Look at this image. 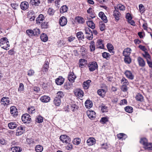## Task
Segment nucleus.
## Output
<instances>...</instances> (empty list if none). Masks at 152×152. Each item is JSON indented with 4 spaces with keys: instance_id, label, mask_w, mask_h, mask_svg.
I'll use <instances>...</instances> for the list:
<instances>
[{
    "instance_id": "obj_37",
    "label": "nucleus",
    "mask_w": 152,
    "mask_h": 152,
    "mask_svg": "<svg viewBox=\"0 0 152 152\" xmlns=\"http://www.w3.org/2000/svg\"><path fill=\"white\" fill-rule=\"evenodd\" d=\"M140 142L145 146L148 143L147 139L145 138H141L140 141Z\"/></svg>"
},
{
    "instance_id": "obj_2",
    "label": "nucleus",
    "mask_w": 152,
    "mask_h": 152,
    "mask_svg": "<svg viewBox=\"0 0 152 152\" xmlns=\"http://www.w3.org/2000/svg\"><path fill=\"white\" fill-rule=\"evenodd\" d=\"M88 67L90 71L92 72L97 69L98 65L96 62L93 61L90 63L88 65Z\"/></svg>"
},
{
    "instance_id": "obj_55",
    "label": "nucleus",
    "mask_w": 152,
    "mask_h": 152,
    "mask_svg": "<svg viewBox=\"0 0 152 152\" xmlns=\"http://www.w3.org/2000/svg\"><path fill=\"white\" fill-rule=\"evenodd\" d=\"M139 10L141 13H142L145 11V7L142 4H140L139 5Z\"/></svg>"
},
{
    "instance_id": "obj_14",
    "label": "nucleus",
    "mask_w": 152,
    "mask_h": 152,
    "mask_svg": "<svg viewBox=\"0 0 152 152\" xmlns=\"http://www.w3.org/2000/svg\"><path fill=\"white\" fill-rule=\"evenodd\" d=\"M64 80V79L62 77L59 76L56 79L55 81L57 85H61L63 83Z\"/></svg>"
},
{
    "instance_id": "obj_12",
    "label": "nucleus",
    "mask_w": 152,
    "mask_h": 152,
    "mask_svg": "<svg viewBox=\"0 0 152 152\" xmlns=\"http://www.w3.org/2000/svg\"><path fill=\"white\" fill-rule=\"evenodd\" d=\"M20 6L21 9L23 10H25L28 7L29 4L27 2H23L21 3Z\"/></svg>"
},
{
    "instance_id": "obj_31",
    "label": "nucleus",
    "mask_w": 152,
    "mask_h": 152,
    "mask_svg": "<svg viewBox=\"0 0 152 152\" xmlns=\"http://www.w3.org/2000/svg\"><path fill=\"white\" fill-rule=\"evenodd\" d=\"M77 36L79 40H82L84 38L83 34L81 31L78 32L77 34Z\"/></svg>"
},
{
    "instance_id": "obj_42",
    "label": "nucleus",
    "mask_w": 152,
    "mask_h": 152,
    "mask_svg": "<svg viewBox=\"0 0 152 152\" xmlns=\"http://www.w3.org/2000/svg\"><path fill=\"white\" fill-rule=\"evenodd\" d=\"M99 28L100 30L101 31H104L105 28V24L102 21L99 22Z\"/></svg>"
},
{
    "instance_id": "obj_3",
    "label": "nucleus",
    "mask_w": 152,
    "mask_h": 152,
    "mask_svg": "<svg viewBox=\"0 0 152 152\" xmlns=\"http://www.w3.org/2000/svg\"><path fill=\"white\" fill-rule=\"evenodd\" d=\"M60 139L61 141L66 144L69 143L71 141L69 137L66 135H61Z\"/></svg>"
},
{
    "instance_id": "obj_33",
    "label": "nucleus",
    "mask_w": 152,
    "mask_h": 152,
    "mask_svg": "<svg viewBox=\"0 0 152 152\" xmlns=\"http://www.w3.org/2000/svg\"><path fill=\"white\" fill-rule=\"evenodd\" d=\"M9 128L10 129H14L17 127V125L15 122H12L9 123L8 124Z\"/></svg>"
},
{
    "instance_id": "obj_1",
    "label": "nucleus",
    "mask_w": 152,
    "mask_h": 152,
    "mask_svg": "<svg viewBox=\"0 0 152 152\" xmlns=\"http://www.w3.org/2000/svg\"><path fill=\"white\" fill-rule=\"evenodd\" d=\"M0 46L2 48L5 50H8L9 49V42L6 37H3L0 40Z\"/></svg>"
},
{
    "instance_id": "obj_18",
    "label": "nucleus",
    "mask_w": 152,
    "mask_h": 152,
    "mask_svg": "<svg viewBox=\"0 0 152 152\" xmlns=\"http://www.w3.org/2000/svg\"><path fill=\"white\" fill-rule=\"evenodd\" d=\"M40 99L43 102H48L50 101V98L48 96H44L41 97Z\"/></svg>"
},
{
    "instance_id": "obj_9",
    "label": "nucleus",
    "mask_w": 152,
    "mask_h": 152,
    "mask_svg": "<svg viewBox=\"0 0 152 152\" xmlns=\"http://www.w3.org/2000/svg\"><path fill=\"white\" fill-rule=\"evenodd\" d=\"M76 77L73 72L70 73L68 76V80L71 83H73Z\"/></svg>"
},
{
    "instance_id": "obj_23",
    "label": "nucleus",
    "mask_w": 152,
    "mask_h": 152,
    "mask_svg": "<svg viewBox=\"0 0 152 152\" xmlns=\"http://www.w3.org/2000/svg\"><path fill=\"white\" fill-rule=\"evenodd\" d=\"M138 61L140 66L143 67L145 65V61L142 58L140 57L138 58Z\"/></svg>"
},
{
    "instance_id": "obj_20",
    "label": "nucleus",
    "mask_w": 152,
    "mask_h": 152,
    "mask_svg": "<svg viewBox=\"0 0 152 152\" xmlns=\"http://www.w3.org/2000/svg\"><path fill=\"white\" fill-rule=\"evenodd\" d=\"M87 143L88 145H93L95 143V140L92 137L90 138L87 140Z\"/></svg>"
},
{
    "instance_id": "obj_6",
    "label": "nucleus",
    "mask_w": 152,
    "mask_h": 152,
    "mask_svg": "<svg viewBox=\"0 0 152 152\" xmlns=\"http://www.w3.org/2000/svg\"><path fill=\"white\" fill-rule=\"evenodd\" d=\"M10 113L11 115L15 117L18 115V112L16 108L14 106L10 107Z\"/></svg>"
},
{
    "instance_id": "obj_46",
    "label": "nucleus",
    "mask_w": 152,
    "mask_h": 152,
    "mask_svg": "<svg viewBox=\"0 0 152 152\" xmlns=\"http://www.w3.org/2000/svg\"><path fill=\"white\" fill-rule=\"evenodd\" d=\"M143 56L147 60V61L148 60V59H150L151 56L149 54L146 52H145L143 54Z\"/></svg>"
},
{
    "instance_id": "obj_44",
    "label": "nucleus",
    "mask_w": 152,
    "mask_h": 152,
    "mask_svg": "<svg viewBox=\"0 0 152 152\" xmlns=\"http://www.w3.org/2000/svg\"><path fill=\"white\" fill-rule=\"evenodd\" d=\"M126 135L123 133H120L117 134V137L119 139H125L126 137Z\"/></svg>"
},
{
    "instance_id": "obj_47",
    "label": "nucleus",
    "mask_w": 152,
    "mask_h": 152,
    "mask_svg": "<svg viewBox=\"0 0 152 152\" xmlns=\"http://www.w3.org/2000/svg\"><path fill=\"white\" fill-rule=\"evenodd\" d=\"M41 27L42 28H47L48 27V23L47 22L42 23L41 24Z\"/></svg>"
},
{
    "instance_id": "obj_26",
    "label": "nucleus",
    "mask_w": 152,
    "mask_h": 152,
    "mask_svg": "<svg viewBox=\"0 0 152 152\" xmlns=\"http://www.w3.org/2000/svg\"><path fill=\"white\" fill-rule=\"evenodd\" d=\"M30 4L32 5L38 6L40 3L39 0H30Z\"/></svg>"
},
{
    "instance_id": "obj_16",
    "label": "nucleus",
    "mask_w": 152,
    "mask_h": 152,
    "mask_svg": "<svg viewBox=\"0 0 152 152\" xmlns=\"http://www.w3.org/2000/svg\"><path fill=\"white\" fill-rule=\"evenodd\" d=\"M24 131L23 128L22 126L18 127L16 130V135L19 136L21 135L23 133Z\"/></svg>"
},
{
    "instance_id": "obj_28",
    "label": "nucleus",
    "mask_w": 152,
    "mask_h": 152,
    "mask_svg": "<svg viewBox=\"0 0 152 152\" xmlns=\"http://www.w3.org/2000/svg\"><path fill=\"white\" fill-rule=\"evenodd\" d=\"M86 23L88 26L92 29H94L95 28V24L92 21L88 20L86 22Z\"/></svg>"
},
{
    "instance_id": "obj_15",
    "label": "nucleus",
    "mask_w": 152,
    "mask_h": 152,
    "mask_svg": "<svg viewBox=\"0 0 152 152\" xmlns=\"http://www.w3.org/2000/svg\"><path fill=\"white\" fill-rule=\"evenodd\" d=\"M115 7V9L113 12V16L116 20H118L119 19V17L121 14L116 9Z\"/></svg>"
},
{
    "instance_id": "obj_60",
    "label": "nucleus",
    "mask_w": 152,
    "mask_h": 152,
    "mask_svg": "<svg viewBox=\"0 0 152 152\" xmlns=\"http://www.w3.org/2000/svg\"><path fill=\"white\" fill-rule=\"evenodd\" d=\"M67 145L66 146V148L68 150H70L72 149V144H70V142L69 143H67Z\"/></svg>"
},
{
    "instance_id": "obj_57",
    "label": "nucleus",
    "mask_w": 152,
    "mask_h": 152,
    "mask_svg": "<svg viewBox=\"0 0 152 152\" xmlns=\"http://www.w3.org/2000/svg\"><path fill=\"white\" fill-rule=\"evenodd\" d=\"M54 13V10L52 8H50L48 10V13L50 15H53Z\"/></svg>"
},
{
    "instance_id": "obj_32",
    "label": "nucleus",
    "mask_w": 152,
    "mask_h": 152,
    "mask_svg": "<svg viewBox=\"0 0 152 152\" xmlns=\"http://www.w3.org/2000/svg\"><path fill=\"white\" fill-rule=\"evenodd\" d=\"M90 48L91 51H94L95 49V42L94 41H91L90 43Z\"/></svg>"
},
{
    "instance_id": "obj_50",
    "label": "nucleus",
    "mask_w": 152,
    "mask_h": 152,
    "mask_svg": "<svg viewBox=\"0 0 152 152\" xmlns=\"http://www.w3.org/2000/svg\"><path fill=\"white\" fill-rule=\"evenodd\" d=\"M34 36L38 35L40 33L39 29L36 28L33 30Z\"/></svg>"
},
{
    "instance_id": "obj_64",
    "label": "nucleus",
    "mask_w": 152,
    "mask_h": 152,
    "mask_svg": "<svg viewBox=\"0 0 152 152\" xmlns=\"http://www.w3.org/2000/svg\"><path fill=\"white\" fill-rule=\"evenodd\" d=\"M18 4L16 3H12L11 4V6L14 9H16L18 7Z\"/></svg>"
},
{
    "instance_id": "obj_8",
    "label": "nucleus",
    "mask_w": 152,
    "mask_h": 152,
    "mask_svg": "<svg viewBox=\"0 0 152 152\" xmlns=\"http://www.w3.org/2000/svg\"><path fill=\"white\" fill-rule=\"evenodd\" d=\"M67 20L66 18L64 16L61 17L59 20V23L62 26H65L67 23Z\"/></svg>"
},
{
    "instance_id": "obj_13",
    "label": "nucleus",
    "mask_w": 152,
    "mask_h": 152,
    "mask_svg": "<svg viewBox=\"0 0 152 152\" xmlns=\"http://www.w3.org/2000/svg\"><path fill=\"white\" fill-rule=\"evenodd\" d=\"M132 50L130 48H127L124 49L123 54L124 56H129L131 53Z\"/></svg>"
},
{
    "instance_id": "obj_39",
    "label": "nucleus",
    "mask_w": 152,
    "mask_h": 152,
    "mask_svg": "<svg viewBox=\"0 0 152 152\" xmlns=\"http://www.w3.org/2000/svg\"><path fill=\"white\" fill-rule=\"evenodd\" d=\"M102 56L104 58L107 60H109L110 57V55L109 53L105 52H104L102 53Z\"/></svg>"
},
{
    "instance_id": "obj_51",
    "label": "nucleus",
    "mask_w": 152,
    "mask_h": 152,
    "mask_svg": "<svg viewBox=\"0 0 152 152\" xmlns=\"http://www.w3.org/2000/svg\"><path fill=\"white\" fill-rule=\"evenodd\" d=\"M107 48L109 51L110 52H113V46L110 43H108L107 45Z\"/></svg>"
},
{
    "instance_id": "obj_17",
    "label": "nucleus",
    "mask_w": 152,
    "mask_h": 152,
    "mask_svg": "<svg viewBox=\"0 0 152 152\" xmlns=\"http://www.w3.org/2000/svg\"><path fill=\"white\" fill-rule=\"evenodd\" d=\"M103 41L101 40H98L96 44V48L103 49L104 48V45L103 44Z\"/></svg>"
},
{
    "instance_id": "obj_25",
    "label": "nucleus",
    "mask_w": 152,
    "mask_h": 152,
    "mask_svg": "<svg viewBox=\"0 0 152 152\" xmlns=\"http://www.w3.org/2000/svg\"><path fill=\"white\" fill-rule=\"evenodd\" d=\"M87 63V61L84 59H81L79 60V65L80 66L82 67Z\"/></svg>"
},
{
    "instance_id": "obj_29",
    "label": "nucleus",
    "mask_w": 152,
    "mask_h": 152,
    "mask_svg": "<svg viewBox=\"0 0 152 152\" xmlns=\"http://www.w3.org/2000/svg\"><path fill=\"white\" fill-rule=\"evenodd\" d=\"M40 38L41 40L44 42H46L48 40V37L46 34L44 33H42L40 36Z\"/></svg>"
},
{
    "instance_id": "obj_62",
    "label": "nucleus",
    "mask_w": 152,
    "mask_h": 152,
    "mask_svg": "<svg viewBox=\"0 0 152 152\" xmlns=\"http://www.w3.org/2000/svg\"><path fill=\"white\" fill-rule=\"evenodd\" d=\"M108 121L107 118L105 117H103L102 118L100 121L102 123H105L106 122Z\"/></svg>"
},
{
    "instance_id": "obj_36",
    "label": "nucleus",
    "mask_w": 152,
    "mask_h": 152,
    "mask_svg": "<svg viewBox=\"0 0 152 152\" xmlns=\"http://www.w3.org/2000/svg\"><path fill=\"white\" fill-rule=\"evenodd\" d=\"M43 150V147L40 145H37L35 147V150L37 152H41Z\"/></svg>"
},
{
    "instance_id": "obj_41",
    "label": "nucleus",
    "mask_w": 152,
    "mask_h": 152,
    "mask_svg": "<svg viewBox=\"0 0 152 152\" xmlns=\"http://www.w3.org/2000/svg\"><path fill=\"white\" fill-rule=\"evenodd\" d=\"M125 110L126 112L129 113H132L133 110L132 107L130 106H127L125 107Z\"/></svg>"
},
{
    "instance_id": "obj_56",
    "label": "nucleus",
    "mask_w": 152,
    "mask_h": 152,
    "mask_svg": "<svg viewBox=\"0 0 152 152\" xmlns=\"http://www.w3.org/2000/svg\"><path fill=\"white\" fill-rule=\"evenodd\" d=\"M108 110L107 107L105 105H103L101 107V110L103 113L106 112Z\"/></svg>"
},
{
    "instance_id": "obj_34",
    "label": "nucleus",
    "mask_w": 152,
    "mask_h": 152,
    "mask_svg": "<svg viewBox=\"0 0 152 152\" xmlns=\"http://www.w3.org/2000/svg\"><path fill=\"white\" fill-rule=\"evenodd\" d=\"M124 61L127 64H130L131 62V59L129 56H124Z\"/></svg>"
},
{
    "instance_id": "obj_21",
    "label": "nucleus",
    "mask_w": 152,
    "mask_h": 152,
    "mask_svg": "<svg viewBox=\"0 0 152 152\" xmlns=\"http://www.w3.org/2000/svg\"><path fill=\"white\" fill-rule=\"evenodd\" d=\"M91 81L90 80H88L86 81H85L83 84V86L85 89H87L88 88L90 85V83Z\"/></svg>"
},
{
    "instance_id": "obj_19",
    "label": "nucleus",
    "mask_w": 152,
    "mask_h": 152,
    "mask_svg": "<svg viewBox=\"0 0 152 152\" xmlns=\"http://www.w3.org/2000/svg\"><path fill=\"white\" fill-rule=\"evenodd\" d=\"M45 19L44 15L42 14H40L36 19V23L37 24L42 22Z\"/></svg>"
},
{
    "instance_id": "obj_4",
    "label": "nucleus",
    "mask_w": 152,
    "mask_h": 152,
    "mask_svg": "<svg viewBox=\"0 0 152 152\" xmlns=\"http://www.w3.org/2000/svg\"><path fill=\"white\" fill-rule=\"evenodd\" d=\"M22 120L24 123H29L31 120V116L27 114H24L22 116Z\"/></svg>"
},
{
    "instance_id": "obj_27",
    "label": "nucleus",
    "mask_w": 152,
    "mask_h": 152,
    "mask_svg": "<svg viewBox=\"0 0 152 152\" xmlns=\"http://www.w3.org/2000/svg\"><path fill=\"white\" fill-rule=\"evenodd\" d=\"M97 93L100 96L103 97L105 94L106 91L104 89H99L97 91Z\"/></svg>"
},
{
    "instance_id": "obj_43",
    "label": "nucleus",
    "mask_w": 152,
    "mask_h": 152,
    "mask_svg": "<svg viewBox=\"0 0 152 152\" xmlns=\"http://www.w3.org/2000/svg\"><path fill=\"white\" fill-rule=\"evenodd\" d=\"M121 83L122 84H123V85H127L129 84L127 80L124 77L121 80Z\"/></svg>"
},
{
    "instance_id": "obj_54",
    "label": "nucleus",
    "mask_w": 152,
    "mask_h": 152,
    "mask_svg": "<svg viewBox=\"0 0 152 152\" xmlns=\"http://www.w3.org/2000/svg\"><path fill=\"white\" fill-rule=\"evenodd\" d=\"M26 33L29 36H34L33 30L31 29L27 30L26 31Z\"/></svg>"
},
{
    "instance_id": "obj_45",
    "label": "nucleus",
    "mask_w": 152,
    "mask_h": 152,
    "mask_svg": "<svg viewBox=\"0 0 152 152\" xmlns=\"http://www.w3.org/2000/svg\"><path fill=\"white\" fill-rule=\"evenodd\" d=\"M135 98L136 100L138 101H142L143 100V96L140 94H138L136 96Z\"/></svg>"
},
{
    "instance_id": "obj_58",
    "label": "nucleus",
    "mask_w": 152,
    "mask_h": 152,
    "mask_svg": "<svg viewBox=\"0 0 152 152\" xmlns=\"http://www.w3.org/2000/svg\"><path fill=\"white\" fill-rule=\"evenodd\" d=\"M24 89V85L22 83H20L19 87L18 88V91L21 92V91H23Z\"/></svg>"
},
{
    "instance_id": "obj_52",
    "label": "nucleus",
    "mask_w": 152,
    "mask_h": 152,
    "mask_svg": "<svg viewBox=\"0 0 152 152\" xmlns=\"http://www.w3.org/2000/svg\"><path fill=\"white\" fill-rule=\"evenodd\" d=\"M80 142V138H76L73 141V143L76 145H78L79 144Z\"/></svg>"
},
{
    "instance_id": "obj_7",
    "label": "nucleus",
    "mask_w": 152,
    "mask_h": 152,
    "mask_svg": "<svg viewBox=\"0 0 152 152\" xmlns=\"http://www.w3.org/2000/svg\"><path fill=\"white\" fill-rule=\"evenodd\" d=\"M85 30L86 34H89L91 35L90 36L88 37V39L89 40H91L93 37L91 30L88 27H86Z\"/></svg>"
},
{
    "instance_id": "obj_35",
    "label": "nucleus",
    "mask_w": 152,
    "mask_h": 152,
    "mask_svg": "<svg viewBox=\"0 0 152 152\" xmlns=\"http://www.w3.org/2000/svg\"><path fill=\"white\" fill-rule=\"evenodd\" d=\"M68 9V7L66 5H64L61 8L60 12L61 13L66 12L67 11Z\"/></svg>"
},
{
    "instance_id": "obj_30",
    "label": "nucleus",
    "mask_w": 152,
    "mask_h": 152,
    "mask_svg": "<svg viewBox=\"0 0 152 152\" xmlns=\"http://www.w3.org/2000/svg\"><path fill=\"white\" fill-rule=\"evenodd\" d=\"M61 102V99L56 97L54 100V103L56 105L58 106L60 105Z\"/></svg>"
},
{
    "instance_id": "obj_24",
    "label": "nucleus",
    "mask_w": 152,
    "mask_h": 152,
    "mask_svg": "<svg viewBox=\"0 0 152 152\" xmlns=\"http://www.w3.org/2000/svg\"><path fill=\"white\" fill-rule=\"evenodd\" d=\"M85 105L86 108L89 109L92 106L93 104L90 100H87L85 102Z\"/></svg>"
},
{
    "instance_id": "obj_53",
    "label": "nucleus",
    "mask_w": 152,
    "mask_h": 152,
    "mask_svg": "<svg viewBox=\"0 0 152 152\" xmlns=\"http://www.w3.org/2000/svg\"><path fill=\"white\" fill-rule=\"evenodd\" d=\"M35 109L34 107H31L28 108V112L29 113H34Z\"/></svg>"
},
{
    "instance_id": "obj_59",
    "label": "nucleus",
    "mask_w": 152,
    "mask_h": 152,
    "mask_svg": "<svg viewBox=\"0 0 152 152\" xmlns=\"http://www.w3.org/2000/svg\"><path fill=\"white\" fill-rule=\"evenodd\" d=\"M34 73V72L32 69H30L28 72V75L30 76L33 75Z\"/></svg>"
},
{
    "instance_id": "obj_48",
    "label": "nucleus",
    "mask_w": 152,
    "mask_h": 152,
    "mask_svg": "<svg viewBox=\"0 0 152 152\" xmlns=\"http://www.w3.org/2000/svg\"><path fill=\"white\" fill-rule=\"evenodd\" d=\"M76 19L79 23L82 24L84 22V19L81 17H77L76 18Z\"/></svg>"
},
{
    "instance_id": "obj_11",
    "label": "nucleus",
    "mask_w": 152,
    "mask_h": 152,
    "mask_svg": "<svg viewBox=\"0 0 152 152\" xmlns=\"http://www.w3.org/2000/svg\"><path fill=\"white\" fill-rule=\"evenodd\" d=\"M87 114L88 117L91 119L95 118L96 117V113L94 111H88L87 112Z\"/></svg>"
},
{
    "instance_id": "obj_61",
    "label": "nucleus",
    "mask_w": 152,
    "mask_h": 152,
    "mask_svg": "<svg viewBox=\"0 0 152 152\" xmlns=\"http://www.w3.org/2000/svg\"><path fill=\"white\" fill-rule=\"evenodd\" d=\"M118 9H119L123 11L125 9L124 6L122 4H119L117 6Z\"/></svg>"
},
{
    "instance_id": "obj_63",
    "label": "nucleus",
    "mask_w": 152,
    "mask_h": 152,
    "mask_svg": "<svg viewBox=\"0 0 152 152\" xmlns=\"http://www.w3.org/2000/svg\"><path fill=\"white\" fill-rule=\"evenodd\" d=\"M85 50L86 49L84 47L82 46L81 47L80 51L81 52V54L83 55H84V53H85Z\"/></svg>"
},
{
    "instance_id": "obj_10",
    "label": "nucleus",
    "mask_w": 152,
    "mask_h": 152,
    "mask_svg": "<svg viewBox=\"0 0 152 152\" xmlns=\"http://www.w3.org/2000/svg\"><path fill=\"white\" fill-rule=\"evenodd\" d=\"M124 74L130 80L133 79L134 76L130 71L128 70L126 71Z\"/></svg>"
},
{
    "instance_id": "obj_5",
    "label": "nucleus",
    "mask_w": 152,
    "mask_h": 152,
    "mask_svg": "<svg viewBox=\"0 0 152 152\" xmlns=\"http://www.w3.org/2000/svg\"><path fill=\"white\" fill-rule=\"evenodd\" d=\"M10 102L9 98L7 97H4L1 100V104L4 105V106L9 105L10 104Z\"/></svg>"
},
{
    "instance_id": "obj_40",
    "label": "nucleus",
    "mask_w": 152,
    "mask_h": 152,
    "mask_svg": "<svg viewBox=\"0 0 152 152\" xmlns=\"http://www.w3.org/2000/svg\"><path fill=\"white\" fill-rule=\"evenodd\" d=\"M144 148L148 150H152V143H148L145 146H144Z\"/></svg>"
},
{
    "instance_id": "obj_38",
    "label": "nucleus",
    "mask_w": 152,
    "mask_h": 152,
    "mask_svg": "<svg viewBox=\"0 0 152 152\" xmlns=\"http://www.w3.org/2000/svg\"><path fill=\"white\" fill-rule=\"evenodd\" d=\"M12 152H20L22 149L19 147H13L12 148Z\"/></svg>"
},
{
    "instance_id": "obj_22",
    "label": "nucleus",
    "mask_w": 152,
    "mask_h": 152,
    "mask_svg": "<svg viewBox=\"0 0 152 152\" xmlns=\"http://www.w3.org/2000/svg\"><path fill=\"white\" fill-rule=\"evenodd\" d=\"M75 94L79 98H82L84 95V92L82 90H79L75 92Z\"/></svg>"
},
{
    "instance_id": "obj_49",
    "label": "nucleus",
    "mask_w": 152,
    "mask_h": 152,
    "mask_svg": "<svg viewBox=\"0 0 152 152\" xmlns=\"http://www.w3.org/2000/svg\"><path fill=\"white\" fill-rule=\"evenodd\" d=\"M64 96L63 93L61 91H59L57 93L56 97L61 99V98H62Z\"/></svg>"
}]
</instances>
